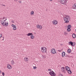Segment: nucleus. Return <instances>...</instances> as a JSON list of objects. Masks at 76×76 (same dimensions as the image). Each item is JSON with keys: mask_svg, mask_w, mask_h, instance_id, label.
Listing matches in <instances>:
<instances>
[{"mask_svg": "<svg viewBox=\"0 0 76 76\" xmlns=\"http://www.w3.org/2000/svg\"><path fill=\"white\" fill-rule=\"evenodd\" d=\"M7 69L9 70H11L12 69V66L10 64H7Z\"/></svg>", "mask_w": 76, "mask_h": 76, "instance_id": "obj_5", "label": "nucleus"}, {"mask_svg": "<svg viewBox=\"0 0 76 76\" xmlns=\"http://www.w3.org/2000/svg\"><path fill=\"white\" fill-rule=\"evenodd\" d=\"M72 28V26H71V25H69L67 26V30L68 29H70V30L69 31H71V28Z\"/></svg>", "mask_w": 76, "mask_h": 76, "instance_id": "obj_9", "label": "nucleus"}, {"mask_svg": "<svg viewBox=\"0 0 76 76\" xmlns=\"http://www.w3.org/2000/svg\"><path fill=\"white\" fill-rule=\"evenodd\" d=\"M48 71H51V69H48Z\"/></svg>", "mask_w": 76, "mask_h": 76, "instance_id": "obj_39", "label": "nucleus"}, {"mask_svg": "<svg viewBox=\"0 0 76 76\" xmlns=\"http://www.w3.org/2000/svg\"><path fill=\"white\" fill-rule=\"evenodd\" d=\"M72 37L73 38H76V34L75 33H73L72 34Z\"/></svg>", "mask_w": 76, "mask_h": 76, "instance_id": "obj_17", "label": "nucleus"}, {"mask_svg": "<svg viewBox=\"0 0 76 76\" xmlns=\"http://www.w3.org/2000/svg\"><path fill=\"white\" fill-rule=\"evenodd\" d=\"M2 75L3 76H4L5 75V74H4V72H2Z\"/></svg>", "mask_w": 76, "mask_h": 76, "instance_id": "obj_29", "label": "nucleus"}, {"mask_svg": "<svg viewBox=\"0 0 76 76\" xmlns=\"http://www.w3.org/2000/svg\"><path fill=\"white\" fill-rule=\"evenodd\" d=\"M69 21L67 20H66L65 22V23H69Z\"/></svg>", "mask_w": 76, "mask_h": 76, "instance_id": "obj_26", "label": "nucleus"}, {"mask_svg": "<svg viewBox=\"0 0 76 76\" xmlns=\"http://www.w3.org/2000/svg\"><path fill=\"white\" fill-rule=\"evenodd\" d=\"M31 39H34V38H35V37H34V36L33 35H31V37H30Z\"/></svg>", "mask_w": 76, "mask_h": 76, "instance_id": "obj_22", "label": "nucleus"}, {"mask_svg": "<svg viewBox=\"0 0 76 76\" xmlns=\"http://www.w3.org/2000/svg\"><path fill=\"white\" fill-rule=\"evenodd\" d=\"M42 26H41V25H40V26H39V29H42Z\"/></svg>", "mask_w": 76, "mask_h": 76, "instance_id": "obj_25", "label": "nucleus"}, {"mask_svg": "<svg viewBox=\"0 0 76 76\" xmlns=\"http://www.w3.org/2000/svg\"><path fill=\"white\" fill-rule=\"evenodd\" d=\"M69 45H71V46H72V47H75L76 43H75V42H73L72 41L69 42H68Z\"/></svg>", "mask_w": 76, "mask_h": 76, "instance_id": "obj_4", "label": "nucleus"}, {"mask_svg": "<svg viewBox=\"0 0 76 76\" xmlns=\"http://www.w3.org/2000/svg\"><path fill=\"white\" fill-rule=\"evenodd\" d=\"M64 21H66V19H67V17H64Z\"/></svg>", "mask_w": 76, "mask_h": 76, "instance_id": "obj_27", "label": "nucleus"}, {"mask_svg": "<svg viewBox=\"0 0 76 76\" xmlns=\"http://www.w3.org/2000/svg\"><path fill=\"white\" fill-rule=\"evenodd\" d=\"M73 9L76 10V4H74L72 6Z\"/></svg>", "mask_w": 76, "mask_h": 76, "instance_id": "obj_11", "label": "nucleus"}, {"mask_svg": "<svg viewBox=\"0 0 76 76\" xmlns=\"http://www.w3.org/2000/svg\"><path fill=\"white\" fill-rule=\"evenodd\" d=\"M12 26L13 28V30H16V26L14 25L13 24H12Z\"/></svg>", "mask_w": 76, "mask_h": 76, "instance_id": "obj_10", "label": "nucleus"}, {"mask_svg": "<svg viewBox=\"0 0 76 76\" xmlns=\"http://www.w3.org/2000/svg\"><path fill=\"white\" fill-rule=\"evenodd\" d=\"M49 73L51 76H56V74L54 73L53 71L50 72Z\"/></svg>", "mask_w": 76, "mask_h": 76, "instance_id": "obj_3", "label": "nucleus"}, {"mask_svg": "<svg viewBox=\"0 0 76 76\" xmlns=\"http://www.w3.org/2000/svg\"><path fill=\"white\" fill-rule=\"evenodd\" d=\"M22 3V2L20 1V3Z\"/></svg>", "mask_w": 76, "mask_h": 76, "instance_id": "obj_42", "label": "nucleus"}, {"mask_svg": "<svg viewBox=\"0 0 76 76\" xmlns=\"http://www.w3.org/2000/svg\"><path fill=\"white\" fill-rule=\"evenodd\" d=\"M52 23L53 25H57V23H58V21L56 20H54L52 21Z\"/></svg>", "mask_w": 76, "mask_h": 76, "instance_id": "obj_7", "label": "nucleus"}, {"mask_svg": "<svg viewBox=\"0 0 76 76\" xmlns=\"http://www.w3.org/2000/svg\"><path fill=\"white\" fill-rule=\"evenodd\" d=\"M67 20L68 19H67V18H66V19Z\"/></svg>", "mask_w": 76, "mask_h": 76, "instance_id": "obj_44", "label": "nucleus"}, {"mask_svg": "<svg viewBox=\"0 0 76 76\" xmlns=\"http://www.w3.org/2000/svg\"><path fill=\"white\" fill-rule=\"evenodd\" d=\"M60 76H63V75H62V74H61L60 75Z\"/></svg>", "mask_w": 76, "mask_h": 76, "instance_id": "obj_40", "label": "nucleus"}, {"mask_svg": "<svg viewBox=\"0 0 76 76\" xmlns=\"http://www.w3.org/2000/svg\"><path fill=\"white\" fill-rule=\"evenodd\" d=\"M61 51H62V50H58V51H59V52H61Z\"/></svg>", "mask_w": 76, "mask_h": 76, "instance_id": "obj_36", "label": "nucleus"}, {"mask_svg": "<svg viewBox=\"0 0 76 76\" xmlns=\"http://www.w3.org/2000/svg\"><path fill=\"white\" fill-rule=\"evenodd\" d=\"M2 38H3V39L1 40V41H4V37H2Z\"/></svg>", "mask_w": 76, "mask_h": 76, "instance_id": "obj_31", "label": "nucleus"}, {"mask_svg": "<svg viewBox=\"0 0 76 76\" xmlns=\"http://www.w3.org/2000/svg\"><path fill=\"white\" fill-rule=\"evenodd\" d=\"M69 58H73V57L72 56H69Z\"/></svg>", "mask_w": 76, "mask_h": 76, "instance_id": "obj_37", "label": "nucleus"}, {"mask_svg": "<svg viewBox=\"0 0 76 76\" xmlns=\"http://www.w3.org/2000/svg\"><path fill=\"white\" fill-rule=\"evenodd\" d=\"M47 52V48H44V50H43L42 53H45Z\"/></svg>", "mask_w": 76, "mask_h": 76, "instance_id": "obj_12", "label": "nucleus"}, {"mask_svg": "<svg viewBox=\"0 0 76 76\" xmlns=\"http://www.w3.org/2000/svg\"><path fill=\"white\" fill-rule=\"evenodd\" d=\"M62 50H63V49H62Z\"/></svg>", "mask_w": 76, "mask_h": 76, "instance_id": "obj_46", "label": "nucleus"}, {"mask_svg": "<svg viewBox=\"0 0 76 76\" xmlns=\"http://www.w3.org/2000/svg\"><path fill=\"white\" fill-rule=\"evenodd\" d=\"M6 20H7V18L6 17H4L1 19V23L3 26H8L9 23H8V21H6Z\"/></svg>", "mask_w": 76, "mask_h": 76, "instance_id": "obj_1", "label": "nucleus"}, {"mask_svg": "<svg viewBox=\"0 0 76 76\" xmlns=\"http://www.w3.org/2000/svg\"><path fill=\"white\" fill-rule=\"evenodd\" d=\"M34 12L33 11H32L31 12V15H34Z\"/></svg>", "mask_w": 76, "mask_h": 76, "instance_id": "obj_24", "label": "nucleus"}, {"mask_svg": "<svg viewBox=\"0 0 76 76\" xmlns=\"http://www.w3.org/2000/svg\"><path fill=\"white\" fill-rule=\"evenodd\" d=\"M11 64L12 65L14 64H15V61L13 60L12 61H11Z\"/></svg>", "mask_w": 76, "mask_h": 76, "instance_id": "obj_21", "label": "nucleus"}, {"mask_svg": "<svg viewBox=\"0 0 76 76\" xmlns=\"http://www.w3.org/2000/svg\"><path fill=\"white\" fill-rule=\"evenodd\" d=\"M45 48V47H42L41 48V50L42 52V51H43V50H44Z\"/></svg>", "mask_w": 76, "mask_h": 76, "instance_id": "obj_23", "label": "nucleus"}, {"mask_svg": "<svg viewBox=\"0 0 76 76\" xmlns=\"http://www.w3.org/2000/svg\"><path fill=\"white\" fill-rule=\"evenodd\" d=\"M0 74H1V71L0 70Z\"/></svg>", "mask_w": 76, "mask_h": 76, "instance_id": "obj_41", "label": "nucleus"}, {"mask_svg": "<svg viewBox=\"0 0 76 76\" xmlns=\"http://www.w3.org/2000/svg\"><path fill=\"white\" fill-rule=\"evenodd\" d=\"M64 34L65 35H67V33L66 32H65Z\"/></svg>", "mask_w": 76, "mask_h": 76, "instance_id": "obj_35", "label": "nucleus"}, {"mask_svg": "<svg viewBox=\"0 0 76 76\" xmlns=\"http://www.w3.org/2000/svg\"><path fill=\"white\" fill-rule=\"evenodd\" d=\"M67 73L69 74H72V72L71 70H70V69H69L68 70Z\"/></svg>", "mask_w": 76, "mask_h": 76, "instance_id": "obj_13", "label": "nucleus"}, {"mask_svg": "<svg viewBox=\"0 0 76 76\" xmlns=\"http://www.w3.org/2000/svg\"><path fill=\"white\" fill-rule=\"evenodd\" d=\"M12 23H13V21H12Z\"/></svg>", "mask_w": 76, "mask_h": 76, "instance_id": "obj_45", "label": "nucleus"}, {"mask_svg": "<svg viewBox=\"0 0 76 76\" xmlns=\"http://www.w3.org/2000/svg\"><path fill=\"white\" fill-rule=\"evenodd\" d=\"M60 3L64 5H67V0H59Z\"/></svg>", "mask_w": 76, "mask_h": 76, "instance_id": "obj_2", "label": "nucleus"}, {"mask_svg": "<svg viewBox=\"0 0 76 76\" xmlns=\"http://www.w3.org/2000/svg\"><path fill=\"white\" fill-rule=\"evenodd\" d=\"M61 71L62 72H64V73L65 74L66 73V70H65V68L64 67H62L61 68Z\"/></svg>", "mask_w": 76, "mask_h": 76, "instance_id": "obj_6", "label": "nucleus"}, {"mask_svg": "<svg viewBox=\"0 0 76 76\" xmlns=\"http://www.w3.org/2000/svg\"><path fill=\"white\" fill-rule=\"evenodd\" d=\"M53 0H50V1H52Z\"/></svg>", "mask_w": 76, "mask_h": 76, "instance_id": "obj_43", "label": "nucleus"}, {"mask_svg": "<svg viewBox=\"0 0 76 76\" xmlns=\"http://www.w3.org/2000/svg\"><path fill=\"white\" fill-rule=\"evenodd\" d=\"M33 35V34L31 33H28V34H26V35H27L28 36H31V35Z\"/></svg>", "mask_w": 76, "mask_h": 76, "instance_id": "obj_15", "label": "nucleus"}, {"mask_svg": "<svg viewBox=\"0 0 76 76\" xmlns=\"http://www.w3.org/2000/svg\"><path fill=\"white\" fill-rule=\"evenodd\" d=\"M51 52L52 54H54L56 53V50L55 49H52L51 50Z\"/></svg>", "mask_w": 76, "mask_h": 76, "instance_id": "obj_8", "label": "nucleus"}, {"mask_svg": "<svg viewBox=\"0 0 76 76\" xmlns=\"http://www.w3.org/2000/svg\"><path fill=\"white\" fill-rule=\"evenodd\" d=\"M65 68L66 71H68V70H68V69H70V68L69 67L67 66H66Z\"/></svg>", "mask_w": 76, "mask_h": 76, "instance_id": "obj_14", "label": "nucleus"}, {"mask_svg": "<svg viewBox=\"0 0 76 76\" xmlns=\"http://www.w3.org/2000/svg\"><path fill=\"white\" fill-rule=\"evenodd\" d=\"M43 57V58H46V57L44 55L42 56Z\"/></svg>", "mask_w": 76, "mask_h": 76, "instance_id": "obj_33", "label": "nucleus"}, {"mask_svg": "<svg viewBox=\"0 0 76 76\" xmlns=\"http://www.w3.org/2000/svg\"><path fill=\"white\" fill-rule=\"evenodd\" d=\"M67 52L68 53H71V49H68L67 50Z\"/></svg>", "mask_w": 76, "mask_h": 76, "instance_id": "obj_19", "label": "nucleus"}, {"mask_svg": "<svg viewBox=\"0 0 76 76\" xmlns=\"http://www.w3.org/2000/svg\"><path fill=\"white\" fill-rule=\"evenodd\" d=\"M65 57H69V56L68 55H65Z\"/></svg>", "mask_w": 76, "mask_h": 76, "instance_id": "obj_32", "label": "nucleus"}, {"mask_svg": "<svg viewBox=\"0 0 76 76\" xmlns=\"http://www.w3.org/2000/svg\"><path fill=\"white\" fill-rule=\"evenodd\" d=\"M65 55H66V53H65V52H63L62 53V57H64V56H65Z\"/></svg>", "mask_w": 76, "mask_h": 76, "instance_id": "obj_16", "label": "nucleus"}, {"mask_svg": "<svg viewBox=\"0 0 76 76\" xmlns=\"http://www.w3.org/2000/svg\"><path fill=\"white\" fill-rule=\"evenodd\" d=\"M37 67L36 66H34L33 67V69H37Z\"/></svg>", "mask_w": 76, "mask_h": 76, "instance_id": "obj_30", "label": "nucleus"}, {"mask_svg": "<svg viewBox=\"0 0 76 76\" xmlns=\"http://www.w3.org/2000/svg\"><path fill=\"white\" fill-rule=\"evenodd\" d=\"M40 25H38L37 26V28L38 29H39V26H40Z\"/></svg>", "mask_w": 76, "mask_h": 76, "instance_id": "obj_28", "label": "nucleus"}, {"mask_svg": "<svg viewBox=\"0 0 76 76\" xmlns=\"http://www.w3.org/2000/svg\"><path fill=\"white\" fill-rule=\"evenodd\" d=\"M65 17H66L67 19H70V17L69 16L67 15H66Z\"/></svg>", "mask_w": 76, "mask_h": 76, "instance_id": "obj_20", "label": "nucleus"}, {"mask_svg": "<svg viewBox=\"0 0 76 76\" xmlns=\"http://www.w3.org/2000/svg\"><path fill=\"white\" fill-rule=\"evenodd\" d=\"M1 37H2V34H0V38H1Z\"/></svg>", "mask_w": 76, "mask_h": 76, "instance_id": "obj_34", "label": "nucleus"}, {"mask_svg": "<svg viewBox=\"0 0 76 76\" xmlns=\"http://www.w3.org/2000/svg\"><path fill=\"white\" fill-rule=\"evenodd\" d=\"M67 31L68 32H70V31H70V29H68V30H67Z\"/></svg>", "mask_w": 76, "mask_h": 76, "instance_id": "obj_38", "label": "nucleus"}, {"mask_svg": "<svg viewBox=\"0 0 76 76\" xmlns=\"http://www.w3.org/2000/svg\"><path fill=\"white\" fill-rule=\"evenodd\" d=\"M24 60L25 61H28V58L27 57H25L24 58Z\"/></svg>", "mask_w": 76, "mask_h": 76, "instance_id": "obj_18", "label": "nucleus"}]
</instances>
